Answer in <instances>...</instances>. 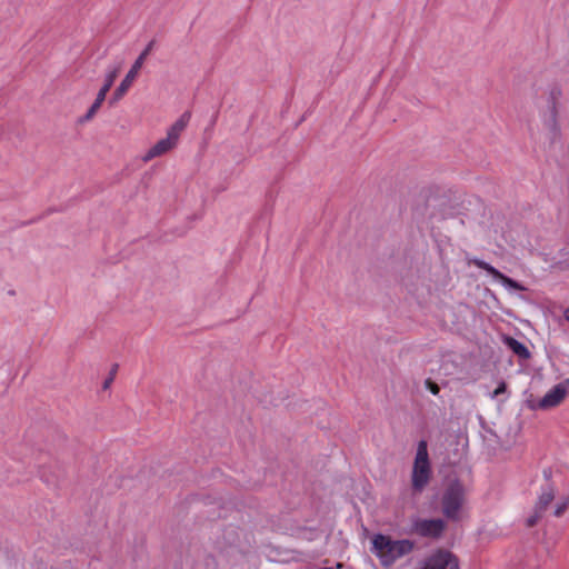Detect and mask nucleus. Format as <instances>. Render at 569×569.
I'll return each mask as SVG.
<instances>
[{"mask_svg":"<svg viewBox=\"0 0 569 569\" xmlns=\"http://www.w3.org/2000/svg\"><path fill=\"white\" fill-rule=\"evenodd\" d=\"M413 542L408 539L393 540L381 533L372 538L371 551L379 558L383 567L392 566L398 559L410 553Z\"/></svg>","mask_w":569,"mask_h":569,"instance_id":"obj_1","label":"nucleus"},{"mask_svg":"<svg viewBox=\"0 0 569 569\" xmlns=\"http://www.w3.org/2000/svg\"><path fill=\"white\" fill-rule=\"evenodd\" d=\"M190 121V113H182L168 129L167 137L160 139L153 147H151L147 153L142 157L143 162H148L153 158L166 154L173 150L180 140L182 132L186 130Z\"/></svg>","mask_w":569,"mask_h":569,"instance_id":"obj_2","label":"nucleus"},{"mask_svg":"<svg viewBox=\"0 0 569 569\" xmlns=\"http://www.w3.org/2000/svg\"><path fill=\"white\" fill-rule=\"evenodd\" d=\"M431 478V467L428 447L425 440L419 441L411 475V483L415 491H422Z\"/></svg>","mask_w":569,"mask_h":569,"instance_id":"obj_3","label":"nucleus"},{"mask_svg":"<svg viewBox=\"0 0 569 569\" xmlns=\"http://www.w3.org/2000/svg\"><path fill=\"white\" fill-rule=\"evenodd\" d=\"M466 501V489L459 481L451 482L441 499L443 515L453 521L459 520V511Z\"/></svg>","mask_w":569,"mask_h":569,"instance_id":"obj_4","label":"nucleus"},{"mask_svg":"<svg viewBox=\"0 0 569 569\" xmlns=\"http://www.w3.org/2000/svg\"><path fill=\"white\" fill-rule=\"evenodd\" d=\"M154 41H150L144 50L139 54V57L136 59L134 63L132 64L131 69L128 71L121 83L118 86V88L114 90L112 97L109 100V103L112 106L117 103L122 97L127 93V91L132 86L133 81L138 77V73L140 69L142 68L144 60L151 52L153 48Z\"/></svg>","mask_w":569,"mask_h":569,"instance_id":"obj_5","label":"nucleus"},{"mask_svg":"<svg viewBox=\"0 0 569 569\" xmlns=\"http://www.w3.org/2000/svg\"><path fill=\"white\" fill-rule=\"evenodd\" d=\"M120 70H121V63L109 67V69L107 70L106 77H104V84L99 90L94 102L89 108L88 112L84 114L83 121H89L94 117L97 111L100 109L102 102L104 101L108 91L110 90L114 80L117 79Z\"/></svg>","mask_w":569,"mask_h":569,"instance_id":"obj_6","label":"nucleus"},{"mask_svg":"<svg viewBox=\"0 0 569 569\" xmlns=\"http://www.w3.org/2000/svg\"><path fill=\"white\" fill-rule=\"evenodd\" d=\"M446 528V523L442 519H419L415 522V531L429 538H438L441 536Z\"/></svg>","mask_w":569,"mask_h":569,"instance_id":"obj_7","label":"nucleus"},{"mask_svg":"<svg viewBox=\"0 0 569 569\" xmlns=\"http://www.w3.org/2000/svg\"><path fill=\"white\" fill-rule=\"evenodd\" d=\"M567 395L568 388L562 383H558L539 400L536 408L541 410L555 408L563 401Z\"/></svg>","mask_w":569,"mask_h":569,"instance_id":"obj_8","label":"nucleus"},{"mask_svg":"<svg viewBox=\"0 0 569 569\" xmlns=\"http://www.w3.org/2000/svg\"><path fill=\"white\" fill-rule=\"evenodd\" d=\"M469 262L475 264L476 267L482 269V270H486L496 280L500 281L505 287H508V288H511V289H515V290H519V291H522V290L526 289L522 284H520L516 280L505 276L498 269H496L491 264L485 262L483 260L472 259Z\"/></svg>","mask_w":569,"mask_h":569,"instance_id":"obj_9","label":"nucleus"},{"mask_svg":"<svg viewBox=\"0 0 569 569\" xmlns=\"http://www.w3.org/2000/svg\"><path fill=\"white\" fill-rule=\"evenodd\" d=\"M556 489L551 483H547L546 487L542 488V491L538 498V501L535 506L538 512H543L547 510L549 505L555 499Z\"/></svg>","mask_w":569,"mask_h":569,"instance_id":"obj_10","label":"nucleus"},{"mask_svg":"<svg viewBox=\"0 0 569 569\" xmlns=\"http://www.w3.org/2000/svg\"><path fill=\"white\" fill-rule=\"evenodd\" d=\"M505 343L519 358H521V359L530 358V352H529L528 348L522 342L518 341L517 339H515L512 337H506Z\"/></svg>","mask_w":569,"mask_h":569,"instance_id":"obj_11","label":"nucleus"},{"mask_svg":"<svg viewBox=\"0 0 569 569\" xmlns=\"http://www.w3.org/2000/svg\"><path fill=\"white\" fill-rule=\"evenodd\" d=\"M551 96V107H550V119L548 121V126L549 128H551V130L557 133L559 131V126H558V121H557V99L558 97L560 96V90L558 89H553L550 93Z\"/></svg>","mask_w":569,"mask_h":569,"instance_id":"obj_12","label":"nucleus"},{"mask_svg":"<svg viewBox=\"0 0 569 569\" xmlns=\"http://www.w3.org/2000/svg\"><path fill=\"white\" fill-rule=\"evenodd\" d=\"M568 507H569V497H566V498L561 499V501L557 502L553 515L556 517H561L565 513V511L568 509Z\"/></svg>","mask_w":569,"mask_h":569,"instance_id":"obj_13","label":"nucleus"},{"mask_svg":"<svg viewBox=\"0 0 569 569\" xmlns=\"http://www.w3.org/2000/svg\"><path fill=\"white\" fill-rule=\"evenodd\" d=\"M425 385L432 395L437 396L440 392V387L435 381L427 379Z\"/></svg>","mask_w":569,"mask_h":569,"instance_id":"obj_14","label":"nucleus"},{"mask_svg":"<svg viewBox=\"0 0 569 569\" xmlns=\"http://www.w3.org/2000/svg\"><path fill=\"white\" fill-rule=\"evenodd\" d=\"M543 512H538L537 508H535V512L532 516H530L528 519H527V526L528 527H533L538 521L539 519L541 518Z\"/></svg>","mask_w":569,"mask_h":569,"instance_id":"obj_15","label":"nucleus"},{"mask_svg":"<svg viewBox=\"0 0 569 569\" xmlns=\"http://www.w3.org/2000/svg\"><path fill=\"white\" fill-rule=\"evenodd\" d=\"M117 370H118V365H114L110 371V376H108V378L103 382V389H108L110 387V385L112 383V381L114 379Z\"/></svg>","mask_w":569,"mask_h":569,"instance_id":"obj_16","label":"nucleus"},{"mask_svg":"<svg viewBox=\"0 0 569 569\" xmlns=\"http://www.w3.org/2000/svg\"><path fill=\"white\" fill-rule=\"evenodd\" d=\"M507 389V386L505 382H501L499 383V386L496 388V390L493 391V395L492 397H497L499 396L500 393H503Z\"/></svg>","mask_w":569,"mask_h":569,"instance_id":"obj_17","label":"nucleus"},{"mask_svg":"<svg viewBox=\"0 0 569 569\" xmlns=\"http://www.w3.org/2000/svg\"><path fill=\"white\" fill-rule=\"evenodd\" d=\"M341 567H342V563L339 562V563H337L336 567H322L320 569H340Z\"/></svg>","mask_w":569,"mask_h":569,"instance_id":"obj_18","label":"nucleus"},{"mask_svg":"<svg viewBox=\"0 0 569 569\" xmlns=\"http://www.w3.org/2000/svg\"><path fill=\"white\" fill-rule=\"evenodd\" d=\"M7 293H8V296L13 297V296H16V290L14 289H9L7 291Z\"/></svg>","mask_w":569,"mask_h":569,"instance_id":"obj_19","label":"nucleus"},{"mask_svg":"<svg viewBox=\"0 0 569 569\" xmlns=\"http://www.w3.org/2000/svg\"><path fill=\"white\" fill-rule=\"evenodd\" d=\"M543 475H545L546 479H549V478H550L551 472H550V470H545V471H543Z\"/></svg>","mask_w":569,"mask_h":569,"instance_id":"obj_20","label":"nucleus"},{"mask_svg":"<svg viewBox=\"0 0 569 569\" xmlns=\"http://www.w3.org/2000/svg\"><path fill=\"white\" fill-rule=\"evenodd\" d=\"M565 318H566V320H568V321H569V309H567V310L565 311Z\"/></svg>","mask_w":569,"mask_h":569,"instance_id":"obj_21","label":"nucleus"}]
</instances>
